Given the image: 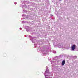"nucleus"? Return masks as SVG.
<instances>
[{"label": "nucleus", "mask_w": 78, "mask_h": 78, "mask_svg": "<svg viewBox=\"0 0 78 78\" xmlns=\"http://www.w3.org/2000/svg\"><path fill=\"white\" fill-rule=\"evenodd\" d=\"M52 73L49 72L48 69H46L45 72V74L44 73L46 78H51L50 77V76L52 75Z\"/></svg>", "instance_id": "1"}, {"label": "nucleus", "mask_w": 78, "mask_h": 78, "mask_svg": "<svg viewBox=\"0 0 78 78\" xmlns=\"http://www.w3.org/2000/svg\"><path fill=\"white\" fill-rule=\"evenodd\" d=\"M58 48H65L64 43L59 44L58 45Z\"/></svg>", "instance_id": "2"}, {"label": "nucleus", "mask_w": 78, "mask_h": 78, "mask_svg": "<svg viewBox=\"0 0 78 78\" xmlns=\"http://www.w3.org/2000/svg\"><path fill=\"white\" fill-rule=\"evenodd\" d=\"M72 51H75V49L76 48V45H73L72 46H71Z\"/></svg>", "instance_id": "3"}, {"label": "nucleus", "mask_w": 78, "mask_h": 78, "mask_svg": "<svg viewBox=\"0 0 78 78\" xmlns=\"http://www.w3.org/2000/svg\"><path fill=\"white\" fill-rule=\"evenodd\" d=\"M66 62L65 60H63L62 61V66H64V64H65V63Z\"/></svg>", "instance_id": "4"}, {"label": "nucleus", "mask_w": 78, "mask_h": 78, "mask_svg": "<svg viewBox=\"0 0 78 78\" xmlns=\"http://www.w3.org/2000/svg\"><path fill=\"white\" fill-rule=\"evenodd\" d=\"M30 40H31V41H32V40L33 41L34 40V39H33V38H35V37H32L31 36H30Z\"/></svg>", "instance_id": "5"}, {"label": "nucleus", "mask_w": 78, "mask_h": 78, "mask_svg": "<svg viewBox=\"0 0 78 78\" xmlns=\"http://www.w3.org/2000/svg\"><path fill=\"white\" fill-rule=\"evenodd\" d=\"M42 53L44 54V55H45L46 54V53H45V51H43Z\"/></svg>", "instance_id": "6"}, {"label": "nucleus", "mask_w": 78, "mask_h": 78, "mask_svg": "<svg viewBox=\"0 0 78 78\" xmlns=\"http://www.w3.org/2000/svg\"><path fill=\"white\" fill-rule=\"evenodd\" d=\"M53 53H56V51H53Z\"/></svg>", "instance_id": "7"}, {"label": "nucleus", "mask_w": 78, "mask_h": 78, "mask_svg": "<svg viewBox=\"0 0 78 78\" xmlns=\"http://www.w3.org/2000/svg\"><path fill=\"white\" fill-rule=\"evenodd\" d=\"M14 4L15 5H16V4H17V2H14Z\"/></svg>", "instance_id": "8"}, {"label": "nucleus", "mask_w": 78, "mask_h": 78, "mask_svg": "<svg viewBox=\"0 0 78 78\" xmlns=\"http://www.w3.org/2000/svg\"><path fill=\"white\" fill-rule=\"evenodd\" d=\"M24 22H25V21H23L22 22V23H24Z\"/></svg>", "instance_id": "9"}, {"label": "nucleus", "mask_w": 78, "mask_h": 78, "mask_svg": "<svg viewBox=\"0 0 78 78\" xmlns=\"http://www.w3.org/2000/svg\"><path fill=\"white\" fill-rule=\"evenodd\" d=\"M22 16H25V15H22Z\"/></svg>", "instance_id": "10"}, {"label": "nucleus", "mask_w": 78, "mask_h": 78, "mask_svg": "<svg viewBox=\"0 0 78 78\" xmlns=\"http://www.w3.org/2000/svg\"><path fill=\"white\" fill-rule=\"evenodd\" d=\"M26 31H28V30H27V29L26 30Z\"/></svg>", "instance_id": "11"}, {"label": "nucleus", "mask_w": 78, "mask_h": 78, "mask_svg": "<svg viewBox=\"0 0 78 78\" xmlns=\"http://www.w3.org/2000/svg\"><path fill=\"white\" fill-rule=\"evenodd\" d=\"M27 28H29V27H27Z\"/></svg>", "instance_id": "12"}, {"label": "nucleus", "mask_w": 78, "mask_h": 78, "mask_svg": "<svg viewBox=\"0 0 78 78\" xmlns=\"http://www.w3.org/2000/svg\"><path fill=\"white\" fill-rule=\"evenodd\" d=\"M20 30H22V28H20Z\"/></svg>", "instance_id": "13"}, {"label": "nucleus", "mask_w": 78, "mask_h": 78, "mask_svg": "<svg viewBox=\"0 0 78 78\" xmlns=\"http://www.w3.org/2000/svg\"><path fill=\"white\" fill-rule=\"evenodd\" d=\"M32 42H33V43H34V42H33V41H32Z\"/></svg>", "instance_id": "14"}]
</instances>
